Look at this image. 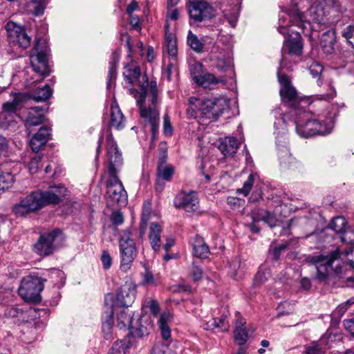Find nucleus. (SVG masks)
Here are the masks:
<instances>
[{
    "label": "nucleus",
    "mask_w": 354,
    "mask_h": 354,
    "mask_svg": "<svg viewBox=\"0 0 354 354\" xmlns=\"http://www.w3.org/2000/svg\"><path fill=\"white\" fill-rule=\"evenodd\" d=\"M106 142L108 170L110 176L106 183V196L113 205L124 206L127 203V194L117 176L123 164L122 153L119 151L111 133L108 135Z\"/></svg>",
    "instance_id": "obj_2"
},
{
    "label": "nucleus",
    "mask_w": 354,
    "mask_h": 354,
    "mask_svg": "<svg viewBox=\"0 0 354 354\" xmlns=\"http://www.w3.org/2000/svg\"><path fill=\"white\" fill-rule=\"evenodd\" d=\"M353 304H354V297H351L344 303H342L340 305H339L338 307L337 308V310L339 314L343 315L346 312L348 308Z\"/></svg>",
    "instance_id": "obj_55"
},
{
    "label": "nucleus",
    "mask_w": 354,
    "mask_h": 354,
    "mask_svg": "<svg viewBox=\"0 0 354 354\" xmlns=\"http://www.w3.org/2000/svg\"><path fill=\"white\" fill-rule=\"evenodd\" d=\"M174 173V169L171 165L166 164V158L162 157L159 160L157 167V178L166 181H170Z\"/></svg>",
    "instance_id": "obj_28"
},
{
    "label": "nucleus",
    "mask_w": 354,
    "mask_h": 354,
    "mask_svg": "<svg viewBox=\"0 0 354 354\" xmlns=\"http://www.w3.org/2000/svg\"><path fill=\"white\" fill-rule=\"evenodd\" d=\"M253 218L256 221H263L271 227H274L277 221L273 214L264 209H260L254 213Z\"/></svg>",
    "instance_id": "obj_33"
},
{
    "label": "nucleus",
    "mask_w": 354,
    "mask_h": 354,
    "mask_svg": "<svg viewBox=\"0 0 354 354\" xmlns=\"http://www.w3.org/2000/svg\"><path fill=\"white\" fill-rule=\"evenodd\" d=\"M341 241L343 243H354V231L351 230H346L341 236Z\"/></svg>",
    "instance_id": "obj_51"
},
{
    "label": "nucleus",
    "mask_w": 354,
    "mask_h": 354,
    "mask_svg": "<svg viewBox=\"0 0 354 354\" xmlns=\"http://www.w3.org/2000/svg\"><path fill=\"white\" fill-rule=\"evenodd\" d=\"M277 77L281 86L280 95L282 101L293 109L294 113H296L298 110L301 109L300 104L306 102L300 98L296 89L292 86L289 77L283 73L282 62L279 65Z\"/></svg>",
    "instance_id": "obj_8"
},
{
    "label": "nucleus",
    "mask_w": 354,
    "mask_h": 354,
    "mask_svg": "<svg viewBox=\"0 0 354 354\" xmlns=\"http://www.w3.org/2000/svg\"><path fill=\"white\" fill-rule=\"evenodd\" d=\"M41 158L39 156L33 157L29 163V171L31 174L36 173L39 168Z\"/></svg>",
    "instance_id": "obj_52"
},
{
    "label": "nucleus",
    "mask_w": 354,
    "mask_h": 354,
    "mask_svg": "<svg viewBox=\"0 0 354 354\" xmlns=\"http://www.w3.org/2000/svg\"><path fill=\"white\" fill-rule=\"evenodd\" d=\"M198 111L202 118L214 121L223 113L227 106L224 97L205 99L198 102Z\"/></svg>",
    "instance_id": "obj_12"
},
{
    "label": "nucleus",
    "mask_w": 354,
    "mask_h": 354,
    "mask_svg": "<svg viewBox=\"0 0 354 354\" xmlns=\"http://www.w3.org/2000/svg\"><path fill=\"white\" fill-rule=\"evenodd\" d=\"M114 295L113 294H112ZM136 286L131 283H126L120 287L114 297L113 312L117 308H128L135 301Z\"/></svg>",
    "instance_id": "obj_18"
},
{
    "label": "nucleus",
    "mask_w": 354,
    "mask_h": 354,
    "mask_svg": "<svg viewBox=\"0 0 354 354\" xmlns=\"http://www.w3.org/2000/svg\"><path fill=\"white\" fill-rule=\"evenodd\" d=\"M48 51L46 39L37 37L32 53L30 55V62L33 70L42 76L49 75L47 59Z\"/></svg>",
    "instance_id": "obj_9"
},
{
    "label": "nucleus",
    "mask_w": 354,
    "mask_h": 354,
    "mask_svg": "<svg viewBox=\"0 0 354 354\" xmlns=\"http://www.w3.org/2000/svg\"><path fill=\"white\" fill-rule=\"evenodd\" d=\"M65 238L62 230L55 229L49 233L41 234L35 244V250L41 256H48L61 246Z\"/></svg>",
    "instance_id": "obj_10"
},
{
    "label": "nucleus",
    "mask_w": 354,
    "mask_h": 354,
    "mask_svg": "<svg viewBox=\"0 0 354 354\" xmlns=\"http://www.w3.org/2000/svg\"><path fill=\"white\" fill-rule=\"evenodd\" d=\"M308 263L319 266H332L334 263H343L347 266H354V247L344 252L339 248L326 255H310L306 258Z\"/></svg>",
    "instance_id": "obj_7"
},
{
    "label": "nucleus",
    "mask_w": 354,
    "mask_h": 354,
    "mask_svg": "<svg viewBox=\"0 0 354 354\" xmlns=\"http://www.w3.org/2000/svg\"><path fill=\"white\" fill-rule=\"evenodd\" d=\"M120 56L117 52H113L109 61V69L108 73L107 87H110L111 82L115 80L117 76V66L119 62Z\"/></svg>",
    "instance_id": "obj_36"
},
{
    "label": "nucleus",
    "mask_w": 354,
    "mask_h": 354,
    "mask_svg": "<svg viewBox=\"0 0 354 354\" xmlns=\"http://www.w3.org/2000/svg\"><path fill=\"white\" fill-rule=\"evenodd\" d=\"M100 260L103 266H111L112 258L108 251L104 250L101 254Z\"/></svg>",
    "instance_id": "obj_59"
},
{
    "label": "nucleus",
    "mask_w": 354,
    "mask_h": 354,
    "mask_svg": "<svg viewBox=\"0 0 354 354\" xmlns=\"http://www.w3.org/2000/svg\"><path fill=\"white\" fill-rule=\"evenodd\" d=\"M133 317L131 313H129L126 310L122 309L119 314L117 315V325L120 329L128 327V328H133Z\"/></svg>",
    "instance_id": "obj_35"
},
{
    "label": "nucleus",
    "mask_w": 354,
    "mask_h": 354,
    "mask_svg": "<svg viewBox=\"0 0 354 354\" xmlns=\"http://www.w3.org/2000/svg\"><path fill=\"white\" fill-rule=\"evenodd\" d=\"M161 227L156 223H152L149 227V239L151 248L155 251H158L160 248V234Z\"/></svg>",
    "instance_id": "obj_30"
},
{
    "label": "nucleus",
    "mask_w": 354,
    "mask_h": 354,
    "mask_svg": "<svg viewBox=\"0 0 354 354\" xmlns=\"http://www.w3.org/2000/svg\"><path fill=\"white\" fill-rule=\"evenodd\" d=\"M341 267H336L333 269V267H316L317 268V278L322 281H327L330 278L337 274V269Z\"/></svg>",
    "instance_id": "obj_39"
},
{
    "label": "nucleus",
    "mask_w": 354,
    "mask_h": 354,
    "mask_svg": "<svg viewBox=\"0 0 354 354\" xmlns=\"http://www.w3.org/2000/svg\"><path fill=\"white\" fill-rule=\"evenodd\" d=\"M124 78L133 84L136 81H138L141 77L140 68L139 66H135L133 68H128L124 72Z\"/></svg>",
    "instance_id": "obj_44"
},
{
    "label": "nucleus",
    "mask_w": 354,
    "mask_h": 354,
    "mask_svg": "<svg viewBox=\"0 0 354 354\" xmlns=\"http://www.w3.org/2000/svg\"><path fill=\"white\" fill-rule=\"evenodd\" d=\"M203 272L200 267H194L191 272L192 278L196 281L202 278Z\"/></svg>",
    "instance_id": "obj_62"
},
{
    "label": "nucleus",
    "mask_w": 354,
    "mask_h": 354,
    "mask_svg": "<svg viewBox=\"0 0 354 354\" xmlns=\"http://www.w3.org/2000/svg\"><path fill=\"white\" fill-rule=\"evenodd\" d=\"M203 65L200 63H196L192 66L191 70L192 77L198 85L203 87L204 88L213 89L219 83H224L225 78L223 76H216L211 73H205L199 74L202 71Z\"/></svg>",
    "instance_id": "obj_15"
},
{
    "label": "nucleus",
    "mask_w": 354,
    "mask_h": 354,
    "mask_svg": "<svg viewBox=\"0 0 354 354\" xmlns=\"http://www.w3.org/2000/svg\"><path fill=\"white\" fill-rule=\"evenodd\" d=\"M129 21L132 29L136 30L141 29L140 21L138 16L134 15H129Z\"/></svg>",
    "instance_id": "obj_57"
},
{
    "label": "nucleus",
    "mask_w": 354,
    "mask_h": 354,
    "mask_svg": "<svg viewBox=\"0 0 354 354\" xmlns=\"http://www.w3.org/2000/svg\"><path fill=\"white\" fill-rule=\"evenodd\" d=\"M52 90L48 85L38 88L35 93H32L30 97L37 102L46 101L50 97Z\"/></svg>",
    "instance_id": "obj_41"
},
{
    "label": "nucleus",
    "mask_w": 354,
    "mask_h": 354,
    "mask_svg": "<svg viewBox=\"0 0 354 354\" xmlns=\"http://www.w3.org/2000/svg\"><path fill=\"white\" fill-rule=\"evenodd\" d=\"M245 322L242 319L238 320L234 331V339L239 345L244 344L248 338V334L244 324Z\"/></svg>",
    "instance_id": "obj_34"
},
{
    "label": "nucleus",
    "mask_w": 354,
    "mask_h": 354,
    "mask_svg": "<svg viewBox=\"0 0 354 354\" xmlns=\"http://www.w3.org/2000/svg\"><path fill=\"white\" fill-rule=\"evenodd\" d=\"M50 129L42 127L31 138L30 141V147L33 151L37 153L46 144L50 139Z\"/></svg>",
    "instance_id": "obj_23"
},
{
    "label": "nucleus",
    "mask_w": 354,
    "mask_h": 354,
    "mask_svg": "<svg viewBox=\"0 0 354 354\" xmlns=\"http://www.w3.org/2000/svg\"><path fill=\"white\" fill-rule=\"evenodd\" d=\"M257 176V174H250L248 179L244 182L243 187L236 189V193L243 194L244 196H248L253 186L254 179Z\"/></svg>",
    "instance_id": "obj_45"
},
{
    "label": "nucleus",
    "mask_w": 354,
    "mask_h": 354,
    "mask_svg": "<svg viewBox=\"0 0 354 354\" xmlns=\"http://www.w3.org/2000/svg\"><path fill=\"white\" fill-rule=\"evenodd\" d=\"M26 97L22 94H17L12 102H7L3 105V111L6 113H15L20 110L24 105Z\"/></svg>",
    "instance_id": "obj_31"
},
{
    "label": "nucleus",
    "mask_w": 354,
    "mask_h": 354,
    "mask_svg": "<svg viewBox=\"0 0 354 354\" xmlns=\"http://www.w3.org/2000/svg\"><path fill=\"white\" fill-rule=\"evenodd\" d=\"M147 317L145 316H142L139 319V326L138 327H134L133 326V328L130 329V333L135 336L142 337L145 335L149 333L150 328L152 327L150 324H144L143 322L146 323Z\"/></svg>",
    "instance_id": "obj_38"
},
{
    "label": "nucleus",
    "mask_w": 354,
    "mask_h": 354,
    "mask_svg": "<svg viewBox=\"0 0 354 354\" xmlns=\"http://www.w3.org/2000/svg\"><path fill=\"white\" fill-rule=\"evenodd\" d=\"M68 192L67 188L62 185L50 186L46 191H33L14 206V212L21 216L35 213L48 205L58 204Z\"/></svg>",
    "instance_id": "obj_3"
},
{
    "label": "nucleus",
    "mask_w": 354,
    "mask_h": 354,
    "mask_svg": "<svg viewBox=\"0 0 354 354\" xmlns=\"http://www.w3.org/2000/svg\"><path fill=\"white\" fill-rule=\"evenodd\" d=\"M309 71L313 77H317L322 73L323 66L319 63H313L310 66Z\"/></svg>",
    "instance_id": "obj_56"
},
{
    "label": "nucleus",
    "mask_w": 354,
    "mask_h": 354,
    "mask_svg": "<svg viewBox=\"0 0 354 354\" xmlns=\"http://www.w3.org/2000/svg\"><path fill=\"white\" fill-rule=\"evenodd\" d=\"M198 199L195 192L178 194L174 200L177 208L183 209L187 212H196L198 210Z\"/></svg>",
    "instance_id": "obj_21"
},
{
    "label": "nucleus",
    "mask_w": 354,
    "mask_h": 354,
    "mask_svg": "<svg viewBox=\"0 0 354 354\" xmlns=\"http://www.w3.org/2000/svg\"><path fill=\"white\" fill-rule=\"evenodd\" d=\"M209 59L220 72L227 71L230 68L232 62L230 50L218 45H214L212 47Z\"/></svg>",
    "instance_id": "obj_17"
},
{
    "label": "nucleus",
    "mask_w": 354,
    "mask_h": 354,
    "mask_svg": "<svg viewBox=\"0 0 354 354\" xmlns=\"http://www.w3.org/2000/svg\"><path fill=\"white\" fill-rule=\"evenodd\" d=\"M336 42V36L333 30H326L320 39V45L324 53L331 55L334 52V45Z\"/></svg>",
    "instance_id": "obj_26"
},
{
    "label": "nucleus",
    "mask_w": 354,
    "mask_h": 354,
    "mask_svg": "<svg viewBox=\"0 0 354 354\" xmlns=\"http://www.w3.org/2000/svg\"><path fill=\"white\" fill-rule=\"evenodd\" d=\"M240 142L234 137H225L218 146L219 150L225 156H233L236 153Z\"/></svg>",
    "instance_id": "obj_27"
},
{
    "label": "nucleus",
    "mask_w": 354,
    "mask_h": 354,
    "mask_svg": "<svg viewBox=\"0 0 354 354\" xmlns=\"http://www.w3.org/2000/svg\"><path fill=\"white\" fill-rule=\"evenodd\" d=\"M163 132L167 136H171L173 133L170 118L167 114L164 115Z\"/></svg>",
    "instance_id": "obj_49"
},
{
    "label": "nucleus",
    "mask_w": 354,
    "mask_h": 354,
    "mask_svg": "<svg viewBox=\"0 0 354 354\" xmlns=\"http://www.w3.org/2000/svg\"><path fill=\"white\" fill-rule=\"evenodd\" d=\"M187 8L191 20L201 22L215 16L214 9L205 0H189Z\"/></svg>",
    "instance_id": "obj_13"
},
{
    "label": "nucleus",
    "mask_w": 354,
    "mask_h": 354,
    "mask_svg": "<svg viewBox=\"0 0 354 354\" xmlns=\"http://www.w3.org/2000/svg\"><path fill=\"white\" fill-rule=\"evenodd\" d=\"M111 120L109 126L117 130L122 129L125 126V119L118 103L114 100L111 104Z\"/></svg>",
    "instance_id": "obj_24"
},
{
    "label": "nucleus",
    "mask_w": 354,
    "mask_h": 354,
    "mask_svg": "<svg viewBox=\"0 0 354 354\" xmlns=\"http://www.w3.org/2000/svg\"><path fill=\"white\" fill-rule=\"evenodd\" d=\"M8 41L13 46L22 49L28 48L31 43V37L27 34L24 27L16 23L9 21L6 26Z\"/></svg>",
    "instance_id": "obj_16"
},
{
    "label": "nucleus",
    "mask_w": 354,
    "mask_h": 354,
    "mask_svg": "<svg viewBox=\"0 0 354 354\" xmlns=\"http://www.w3.org/2000/svg\"><path fill=\"white\" fill-rule=\"evenodd\" d=\"M276 131V142L279 150L280 165L283 168H291L296 162L292 157L288 147L287 135L286 131Z\"/></svg>",
    "instance_id": "obj_19"
},
{
    "label": "nucleus",
    "mask_w": 354,
    "mask_h": 354,
    "mask_svg": "<svg viewBox=\"0 0 354 354\" xmlns=\"http://www.w3.org/2000/svg\"><path fill=\"white\" fill-rule=\"evenodd\" d=\"M342 35L347 40V41L351 44V46L354 48V41H353L354 36V26L351 25L346 26L344 29Z\"/></svg>",
    "instance_id": "obj_48"
},
{
    "label": "nucleus",
    "mask_w": 354,
    "mask_h": 354,
    "mask_svg": "<svg viewBox=\"0 0 354 354\" xmlns=\"http://www.w3.org/2000/svg\"><path fill=\"white\" fill-rule=\"evenodd\" d=\"M156 278L151 272H150L148 269L146 270L145 273L144 274L143 281L145 283L148 284H156Z\"/></svg>",
    "instance_id": "obj_60"
},
{
    "label": "nucleus",
    "mask_w": 354,
    "mask_h": 354,
    "mask_svg": "<svg viewBox=\"0 0 354 354\" xmlns=\"http://www.w3.org/2000/svg\"><path fill=\"white\" fill-rule=\"evenodd\" d=\"M346 221L343 216H337L331 221L329 227L337 233H343L346 230Z\"/></svg>",
    "instance_id": "obj_43"
},
{
    "label": "nucleus",
    "mask_w": 354,
    "mask_h": 354,
    "mask_svg": "<svg viewBox=\"0 0 354 354\" xmlns=\"http://www.w3.org/2000/svg\"><path fill=\"white\" fill-rule=\"evenodd\" d=\"M111 221L113 225H119L123 223L124 216L121 212L115 211L111 216Z\"/></svg>",
    "instance_id": "obj_53"
},
{
    "label": "nucleus",
    "mask_w": 354,
    "mask_h": 354,
    "mask_svg": "<svg viewBox=\"0 0 354 354\" xmlns=\"http://www.w3.org/2000/svg\"><path fill=\"white\" fill-rule=\"evenodd\" d=\"M187 42L189 47L195 52L198 53L203 52L204 44L191 30L188 32Z\"/></svg>",
    "instance_id": "obj_40"
},
{
    "label": "nucleus",
    "mask_w": 354,
    "mask_h": 354,
    "mask_svg": "<svg viewBox=\"0 0 354 354\" xmlns=\"http://www.w3.org/2000/svg\"><path fill=\"white\" fill-rule=\"evenodd\" d=\"M43 109L41 106L31 108L28 113L26 126L30 127L42 124L44 121V117L41 113Z\"/></svg>",
    "instance_id": "obj_29"
},
{
    "label": "nucleus",
    "mask_w": 354,
    "mask_h": 354,
    "mask_svg": "<svg viewBox=\"0 0 354 354\" xmlns=\"http://www.w3.org/2000/svg\"><path fill=\"white\" fill-rule=\"evenodd\" d=\"M339 113V106L332 104L329 110L319 109L306 111L298 110L292 114L295 129L297 134L303 138H309L317 135L324 136L331 132L335 118Z\"/></svg>",
    "instance_id": "obj_1"
},
{
    "label": "nucleus",
    "mask_w": 354,
    "mask_h": 354,
    "mask_svg": "<svg viewBox=\"0 0 354 354\" xmlns=\"http://www.w3.org/2000/svg\"><path fill=\"white\" fill-rule=\"evenodd\" d=\"M120 249L122 257L121 266L132 263L137 254L136 243L129 229L124 230L120 239Z\"/></svg>",
    "instance_id": "obj_14"
},
{
    "label": "nucleus",
    "mask_w": 354,
    "mask_h": 354,
    "mask_svg": "<svg viewBox=\"0 0 354 354\" xmlns=\"http://www.w3.org/2000/svg\"><path fill=\"white\" fill-rule=\"evenodd\" d=\"M165 46L168 55L175 61L178 53L176 37L167 29L165 30Z\"/></svg>",
    "instance_id": "obj_32"
},
{
    "label": "nucleus",
    "mask_w": 354,
    "mask_h": 354,
    "mask_svg": "<svg viewBox=\"0 0 354 354\" xmlns=\"http://www.w3.org/2000/svg\"><path fill=\"white\" fill-rule=\"evenodd\" d=\"M113 306L114 297L112 293H109L104 297V306L102 316V331L106 338H109L111 333L113 324Z\"/></svg>",
    "instance_id": "obj_20"
},
{
    "label": "nucleus",
    "mask_w": 354,
    "mask_h": 354,
    "mask_svg": "<svg viewBox=\"0 0 354 354\" xmlns=\"http://www.w3.org/2000/svg\"><path fill=\"white\" fill-rule=\"evenodd\" d=\"M337 96V92L335 87L328 83L326 85V91L316 95L317 100H325L329 102Z\"/></svg>",
    "instance_id": "obj_46"
},
{
    "label": "nucleus",
    "mask_w": 354,
    "mask_h": 354,
    "mask_svg": "<svg viewBox=\"0 0 354 354\" xmlns=\"http://www.w3.org/2000/svg\"><path fill=\"white\" fill-rule=\"evenodd\" d=\"M149 308L151 313L158 317V324L163 339L168 340L171 337V330L168 324L172 319V315L169 312H162L158 315L160 311L159 304L157 300L147 298L142 304V309Z\"/></svg>",
    "instance_id": "obj_11"
},
{
    "label": "nucleus",
    "mask_w": 354,
    "mask_h": 354,
    "mask_svg": "<svg viewBox=\"0 0 354 354\" xmlns=\"http://www.w3.org/2000/svg\"><path fill=\"white\" fill-rule=\"evenodd\" d=\"M46 279L35 274L24 277L18 288L19 296L26 301L38 304L41 301V292L44 288Z\"/></svg>",
    "instance_id": "obj_6"
},
{
    "label": "nucleus",
    "mask_w": 354,
    "mask_h": 354,
    "mask_svg": "<svg viewBox=\"0 0 354 354\" xmlns=\"http://www.w3.org/2000/svg\"><path fill=\"white\" fill-rule=\"evenodd\" d=\"M207 325L208 328H220L222 331L227 330L229 328V324L226 320L225 316L213 318L207 323Z\"/></svg>",
    "instance_id": "obj_42"
},
{
    "label": "nucleus",
    "mask_w": 354,
    "mask_h": 354,
    "mask_svg": "<svg viewBox=\"0 0 354 354\" xmlns=\"http://www.w3.org/2000/svg\"><path fill=\"white\" fill-rule=\"evenodd\" d=\"M300 1L291 0V4L295 8L294 14L296 21L294 24L301 28L304 32L308 30L317 32L322 26L326 28V24L329 22L327 18L328 11L326 10L323 3L315 2L304 15L301 10Z\"/></svg>",
    "instance_id": "obj_4"
},
{
    "label": "nucleus",
    "mask_w": 354,
    "mask_h": 354,
    "mask_svg": "<svg viewBox=\"0 0 354 354\" xmlns=\"http://www.w3.org/2000/svg\"><path fill=\"white\" fill-rule=\"evenodd\" d=\"M14 183V176L10 173H0V191L8 189Z\"/></svg>",
    "instance_id": "obj_47"
},
{
    "label": "nucleus",
    "mask_w": 354,
    "mask_h": 354,
    "mask_svg": "<svg viewBox=\"0 0 354 354\" xmlns=\"http://www.w3.org/2000/svg\"><path fill=\"white\" fill-rule=\"evenodd\" d=\"M225 17L228 21V23L232 27H235L239 17V14L236 11H234L230 15H229L226 11H225Z\"/></svg>",
    "instance_id": "obj_58"
},
{
    "label": "nucleus",
    "mask_w": 354,
    "mask_h": 354,
    "mask_svg": "<svg viewBox=\"0 0 354 354\" xmlns=\"http://www.w3.org/2000/svg\"><path fill=\"white\" fill-rule=\"evenodd\" d=\"M44 0H32L26 6V11L35 16L44 14L45 10Z\"/></svg>",
    "instance_id": "obj_37"
},
{
    "label": "nucleus",
    "mask_w": 354,
    "mask_h": 354,
    "mask_svg": "<svg viewBox=\"0 0 354 354\" xmlns=\"http://www.w3.org/2000/svg\"><path fill=\"white\" fill-rule=\"evenodd\" d=\"M124 350V344L122 342H116L113 344L110 354H125Z\"/></svg>",
    "instance_id": "obj_54"
},
{
    "label": "nucleus",
    "mask_w": 354,
    "mask_h": 354,
    "mask_svg": "<svg viewBox=\"0 0 354 354\" xmlns=\"http://www.w3.org/2000/svg\"><path fill=\"white\" fill-rule=\"evenodd\" d=\"M270 272L268 268H266L264 270H259L255 276V281L257 283H263L270 277Z\"/></svg>",
    "instance_id": "obj_50"
},
{
    "label": "nucleus",
    "mask_w": 354,
    "mask_h": 354,
    "mask_svg": "<svg viewBox=\"0 0 354 354\" xmlns=\"http://www.w3.org/2000/svg\"><path fill=\"white\" fill-rule=\"evenodd\" d=\"M303 44L301 37H297L294 39H289L284 41L282 48V58L280 64L282 62V69L284 67L285 53L290 55H300L302 53Z\"/></svg>",
    "instance_id": "obj_22"
},
{
    "label": "nucleus",
    "mask_w": 354,
    "mask_h": 354,
    "mask_svg": "<svg viewBox=\"0 0 354 354\" xmlns=\"http://www.w3.org/2000/svg\"><path fill=\"white\" fill-rule=\"evenodd\" d=\"M192 252L195 257L207 259L210 254L209 246L205 243L203 238L196 235L192 242Z\"/></svg>",
    "instance_id": "obj_25"
},
{
    "label": "nucleus",
    "mask_w": 354,
    "mask_h": 354,
    "mask_svg": "<svg viewBox=\"0 0 354 354\" xmlns=\"http://www.w3.org/2000/svg\"><path fill=\"white\" fill-rule=\"evenodd\" d=\"M344 326L345 329L354 337V318L351 319H346L344 321Z\"/></svg>",
    "instance_id": "obj_61"
},
{
    "label": "nucleus",
    "mask_w": 354,
    "mask_h": 354,
    "mask_svg": "<svg viewBox=\"0 0 354 354\" xmlns=\"http://www.w3.org/2000/svg\"><path fill=\"white\" fill-rule=\"evenodd\" d=\"M142 83H140L139 85L141 88V91H138L136 89H131L130 92L134 95L136 99L137 104L140 107V115L141 118L148 122L151 127V131L154 136L158 130V122H159V113L155 108V103L157 100L156 93V82H151L150 86L152 90V106H149L146 108L143 106V102L146 97L147 87L148 86V78L146 75L142 76Z\"/></svg>",
    "instance_id": "obj_5"
},
{
    "label": "nucleus",
    "mask_w": 354,
    "mask_h": 354,
    "mask_svg": "<svg viewBox=\"0 0 354 354\" xmlns=\"http://www.w3.org/2000/svg\"><path fill=\"white\" fill-rule=\"evenodd\" d=\"M138 9V4L136 1H131L128 5L126 12L128 15H133V12Z\"/></svg>",
    "instance_id": "obj_64"
},
{
    "label": "nucleus",
    "mask_w": 354,
    "mask_h": 354,
    "mask_svg": "<svg viewBox=\"0 0 354 354\" xmlns=\"http://www.w3.org/2000/svg\"><path fill=\"white\" fill-rule=\"evenodd\" d=\"M167 346L163 344H156L152 348L151 354H166Z\"/></svg>",
    "instance_id": "obj_63"
}]
</instances>
